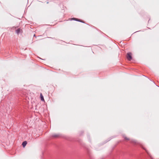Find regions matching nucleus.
I'll use <instances>...</instances> for the list:
<instances>
[{
    "mask_svg": "<svg viewBox=\"0 0 159 159\" xmlns=\"http://www.w3.org/2000/svg\"><path fill=\"white\" fill-rule=\"evenodd\" d=\"M21 30H21L19 28V29H17L16 30V32L17 33V34H19Z\"/></svg>",
    "mask_w": 159,
    "mask_h": 159,
    "instance_id": "3",
    "label": "nucleus"
},
{
    "mask_svg": "<svg viewBox=\"0 0 159 159\" xmlns=\"http://www.w3.org/2000/svg\"><path fill=\"white\" fill-rule=\"evenodd\" d=\"M61 136L60 134H54L52 135V137L54 138H59Z\"/></svg>",
    "mask_w": 159,
    "mask_h": 159,
    "instance_id": "2",
    "label": "nucleus"
},
{
    "mask_svg": "<svg viewBox=\"0 0 159 159\" xmlns=\"http://www.w3.org/2000/svg\"><path fill=\"white\" fill-rule=\"evenodd\" d=\"M145 149V150L147 152V153H148V154L149 155H149V153H148V151L147 150L145 149Z\"/></svg>",
    "mask_w": 159,
    "mask_h": 159,
    "instance_id": "8",
    "label": "nucleus"
},
{
    "mask_svg": "<svg viewBox=\"0 0 159 159\" xmlns=\"http://www.w3.org/2000/svg\"><path fill=\"white\" fill-rule=\"evenodd\" d=\"M125 139H128H128H127V138H125Z\"/></svg>",
    "mask_w": 159,
    "mask_h": 159,
    "instance_id": "9",
    "label": "nucleus"
},
{
    "mask_svg": "<svg viewBox=\"0 0 159 159\" xmlns=\"http://www.w3.org/2000/svg\"><path fill=\"white\" fill-rule=\"evenodd\" d=\"M27 143L26 141H25L23 142L22 143V145L23 146V147H25V146L26 145V144Z\"/></svg>",
    "mask_w": 159,
    "mask_h": 159,
    "instance_id": "5",
    "label": "nucleus"
},
{
    "mask_svg": "<svg viewBox=\"0 0 159 159\" xmlns=\"http://www.w3.org/2000/svg\"><path fill=\"white\" fill-rule=\"evenodd\" d=\"M70 20H77V21H79L80 22H81L80 20H77L76 18H71V19H70Z\"/></svg>",
    "mask_w": 159,
    "mask_h": 159,
    "instance_id": "6",
    "label": "nucleus"
},
{
    "mask_svg": "<svg viewBox=\"0 0 159 159\" xmlns=\"http://www.w3.org/2000/svg\"><path fill=\"white\" fill-rule=\"evenodd\" d=\"M131 54H132L130 52L128 53L127 54V59L129 61H130L132 59Z\"/></svg>",
    "mask_w": 159,
    "mask_h": 159,
    "instance_id": "1",
    "label": "nucleus"
},
{
    "mask_svg": "<svg viewBox=\"0 0 159 159\" xmlns=\"http://www.w3.org/2000/svg\"><path fill=\"white\" fill-rule=\"evenodd\" d=\"M40 96L41 100L43 101H44L43 97L41 93L40 94Z\"/></svg>",
    "mask_w": 159,
    "mask_h": 159,
    "instance_id": "4",
    "label": "nucleus"
},
{
    "mask_svg": "<svg viewBox=\"0 0 159 159\" xmlns=\"http://www.w3.org/2000/svg\"><path fill=\"white\" fill-rule=\"evenodd\" d=\"M131 142L136 143V141L135 140H133L131 141Z\"/></svg>",
    "mask_w": 159,
    "mask_h": 159,
    "instance_id": "7",
    "label": "nucleus"
},
{
    "mask_svg": "<svg viewBox=\"0 0 159 159\" xmlns=\"http://www.w3.org/2000/svg\"><path fill=\"white\" fill-rule=\"evenodd\" d=\"M35 36V34H34V36Z\"/></svg>",
    "mask_w": 159,
    "mask_h": 159,
    "instance_id": "10",
    "label": "nucleus"
}]
</instances>
